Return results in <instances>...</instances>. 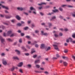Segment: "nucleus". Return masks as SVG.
I'll return each mask as SVG.
<instances>
[{
    "instance_id": "13d9d810",
    "label": "nucleus",
    "mask_w": 75,
    "mask_h": 75,
    "mask_svg": "<svg viewBox=\"0 0 75 75\" xmlns=\"http://www.w3.org/2000/svg\"><path fill=\"white\" fill-rule=\"evenodd\" d=\"M18 33H21V30H18Z\"/></svg>"
},
{
    "instance_id": "1a4fd4ad",
    "label": "nucleus",
    "mask_w": 75,
    "mask_h": 75,
    "mask_svg": "<svg viewBox=\"0 0 75 75\" xmlns=\"http://www.w3.org/2000/svg\"><path fill=\"white\" fill-rule=\"evenodd\" d=\"M40 60H36L35 61V64H38V63H40Z\"/></svg>"
},
{
    "instance_id": "69168bd1",
    "label": "nucleus",
    "mask_w": 75,
    "mask_h": 75,
    "mask_svg": "<svg viewBox=\"0 0 75 75\" xmlns=\"http://www.w3.org/2000/svg\"><path fill=\"white\" fill-rule=\"evenodd\" d=\"M11 22H12V23H14V21H15V20H11Z\"/></svg>"
},
{
    "instance_id": "3c124183",
    "label": "nucleus",
    "mask_w": 75,
    "mask_h": 75,
    "mask_svg": "<svg viewBox=\"0 0 75 75\" xmlns=\"http://www.w3.org/2000/svg\"><path fill=\"white\" fill-rule=\"evenodd\" d=\"M26 38H30V37L29 36H26Z\"/></svg>"
},
{
    "instance_id": "a211bd4d",
    "label": "nucleus",
    "mask_w": 75,
    "mask_h": 75,
    "mask_svg": "<svg viewBox=\"0 0 75 75\" xmlns=\"http://www.w3.org/2000/svg\"><path fill=\"white\" fill-rule=\"evenodd\" d=\"M56 18V17H55V16H53L52 18V19H50V21H52V20H54V19H55V18Z\"/></svg>"
},
{
    "instance_id": "ddd939ff",
    "label": "nucleus",
    "mask_w": 75,
    "mask_h": 75,
    "mask_svg": "<svg viewBox=\"0 0 75 75\" xmlns=\"http://www.w3.org/2000/svg\"><path fill=\"white\" fill-rule=\"evenodd\" d=\"M41 33L42 34V35H47V33H44V32L42 31H41Z\"/></svg>"
},
{
    "instance_id": "dca6fc26",
    "label": "nucleus",
    "mask_w": 75,
    "mask_h": 75,
    "mask_svg": "<svg viewBox=\"0 0 75 75\" xmlns=\"http://www.w3.org/2000/svg\"><path fill=\"white\" fill-rule=\"evenodd\" d=\"M63 64L64 66H67V65H68V63H67L66 62H64Z\"/></svg>"
},
{
    "instance_id": "ea45409f",
    "label": "nucleus",
    "mask_w": 75,
    "mask_h": 75,
    "mask_svg": "<svg viewBox=\"0 0 75 75\" xmlns=\"http://www.w3.org/2000/svg\"><path fill=\"white\" fill-rule=\"evenodd\" d=\"M21 36H24V34L23 33H21Z\"/></svg>"
},
{
    "instance_id": "864d4df0",
    "label": "nucleus",
    "mask_w": 75,
    "mask_h": 75,
    "mask_svg": "<svg viewBox=\"0 0 75 75\" xmlns=\"http://www.w3.org/2000/svg\"><path fill=\"white\" fill-rule=\"evenodd\" d=\"M33 57L34 58H36V57H37V55H34Z\"/></svg>"
},
{
    "instance_id": "f3484780",
    "label": "nucleus",
    "mask_w": 75,
    "mask_h": 75,
    "mask_svg": "<svg viewBox=\"0 0 75 75\" xmlns=\"http://www.w3.org/2000/svg\"><path fill=\"white\" fill-rule=\"evenodd\" d=\"M42 4H46V3H42L41 4H38V5L39 6H41L42 5Z\"/></svg>"
},
{
    "instance_id": "f8f14e48",
    "label": "nucleus",
    "mask_w": 75,
    "mask_h": 75,
    "mask_svg": "<svg viewBox=\"0 0 75 75\" xmlns=\"http://www.w3.org/2000/svg\"><path fill=\"white\" fill-rule=\"evenodd\" d=\"M30 10H33V11H35V8H34L33 7H30Z\"/></svg>"
},
{
    "instance_id": "bf43d9fd",
    "label": "nucleus",
    "mask_w": 75,
    "mask_h": 75,
    "mask_svg": "<svg viewBox=\"0 0 75 75\" xmlns=\"http://www.w3.org/2000/svg\"><path fill=\"white\" fill-rule=\"evenodd\" d=\"M3 36L4 37H6V33H4L3 34Z\"/></svg>"
},
{
    "instance_id": "c9c22d12",
    "label": "nucleus",
    "mask_w": 75,
    "mask_h": 75,
    "mask_svg": "<svg viewBox=\"0 0 75 75\" xmlns=\"http://www.w3.org/2000/svg\"><path fill=\"white\" fill-rule=\"evenodd\" d=\"M35 47L37 48V47H38V45L37 44H36L35 45Z\"/></svg>"
},
{
    "instance_id": "393cba45",
    "label": "nucleus",
    "mask_w": 75,
    "mask_h": 75,
    "mask_svg": "<svg viewBox=\"0 0 75 75\" xmlns=\"http://www.w3.org/2000/svg\"><path fill=\"white\" fill-rule=\"evenodd\" d=\"M15 36V34L13 33L11 35H10V37H14V36Z\"/></svg>"
},
{
    "instance_id": "4468645a",
    "label": "nucleus",
    "mask_w": 75,
    "mask_h": 75,
    "mask_svg": "<svg viewBox=\"0 0 75 75\" xmlns=\"http://www.w3.org/2000/svg\"><path fill=\"white\" fill-rule=\"evenodd\" d=\"M52 11L54 13H56V12H58V10L57 9H55L54 10H53Z\"/></svg>"
},
{
    "instance_id": "052dcab7",
    "label": "nucleus",
    "mask_w": 75,
    "mask_h": 75,
    "mask_svg": "<svg viewBox=\"0 0 75 75\" xmlns=\"http://www.w3.org/2000/svg\"><path fill=\"white\" fill-rule=\"evenodd\" d=\"M59 18H60L61 19H62L63 18V17L62 16H60L59 17Z\"/></svg>"
},
{
    "instance_id": "79ce46f5",
    "label": "nucleus",
    "mask_w": 75,
    "mask_h": 75,
    "mask_svg": "<svg viewBox=\"0 0 75 75\" xmlns=\"http://www.w3.org/2000/svg\"><path fill=\"white\" fill-rule=\"evenodd\" d=\"M45 74H48V71H45L44 72Z\"/></svg>"
},
{
    "instance_id": "f03ea898",
    "label": "nucleus",
    "mask_w": 75,
    "mask_h": 75,
    "mask_svg": "<svg viewBox=\"0 0 75 75\" xmlns=\"http://www.w3.org/2000/svg\"><path fill=\"white\" fill-rule=\"evenodd\" d=\"M0 39L1 40V42L2 44H4L5 42V40L3 38H2V37L0 36Z\"/></svg>"
},
{
    "instance_id": "412c9836",
    "label": "nucleus",
    "mask_w": 75,
    "mask_h": 75,
    "mask_svg": "<svg viewBox=\"0 0 75 75\" xmlns=\"http://www.w3.org/2000/svg\"><path fill=\"white\" fill-rule=\"evenodd\" d=\"M50 49H51V47H48L46 50V51H48V50H50Z\"/></svg>"
},
{
    "instance_id": "f257e3e1",
    "label": "nucleus",
    "mask_w": 75,
    "mask_h": 75,
    "mask_svg": "<svg viewBox=\"0 0 75 75\" xmlns=\"http://www.w3.org/2000/svg\"><path fill=\"white\" fill-rule=\"evenodd\" d=\"M56 45H53V47H54V49L56 50H57V51H59V49H58V46L57 45L59 44L58 43H56Z\"/></svg>"
},
{
    "instance_id": "de8ad7c7",
    "label": "nucleus",
    "mask_w": 75,
    "mask_h": 75,
    "mask_svg": "<svg viewBox=\"0 0 75 75\" xmlns=\"http://www.w3.org/2000/svg\"><path fill=\"white\" fill-rule=\"evenodd\" d=\"M71 42L73 43V44H75V40H72Z\"/></svg>"
},
{
    "instance_id": "9b49d317",
    "label": "nucleus",
    "mask_w": 75,
    "mask_h": 75,
    "mask_svg": "<svg viewBox=\"0 0 75 75\" xmlns=\"http://www.w3.org/2000/svg\"><path fill=\"white\" fill-rule=\"evenodd\" d=\"M16 18L18 20H20V19H21L20 17L18 16H16Z\"/></svg>"
},
{
    "instance_id": "39448f33",
    "label": "nucleus",
    "mask_w": 75,
    "mask_h": 75,
    "mask_svg": "<svg viewBox=\"0 0 75 75\" xmlns=\"http://www.w3.org/2000/svg\"><path fill=\"white\" fill-rule=\"evenodd\" d=\"M23 63L22 62H21L18 65V66L19 67H21L23 65Z\"/></svg>"
},
{
    "instance_id": "aec40b11",
    "label": "nucleus",
    "mask_w": 75,
    "mask_h": 75,
    "mask_svg": "<svg viewBox=\"0 0 75 75\" xmlns=\"http://www.w3.org/2000/svg\"><path fill=\"white\" fill-rule=\"evenodd\" d=\"M7 62H6V61H4L3 62V64H4V65H6L7 64Z\"/></svg>"
},
{
    "instance_id": "2eb2a0df",
    "label": "nucleus",
    "mask_w": 75,
    "mask_h": 75,
    "mask_svg": "<svg viewBox=\"0 0 75 75\" xmlns=\"http://www.w3.org/2000/svg\"><path fill=\"white\" fill-rule=\"evenodd\" d=\"M42 49L44 48V44H42L41 45V46L40 47Z\"/></svg>"
},
{
    "instance_id": "4be33fe9",
    "label": "nucleus",
    "mask_w": 75,
    "mask_h": 75,
    "mask_svg": "<svg viewBox=\"0 0 75 75\" xmlns=\"http://www.w3.org/2000/svg\"><path fill=\"white\" fill-rule=\"evenodd\" d=\"M7 40L8 41H10V42H12V41H13V40L10 38L7 39Z\"/></svg>"
},
{
    "instance_id": "5701e85b",
    "label": "nucleus",
    "mask_w": 75,
    "mask_h": 75,
    "mask_svg": "<svg viewBox=\"0 0 75 75\" xmlns=\"http://www.w3.org/2000/svg\"><path fill=\"white\" fill-rule=\"evenodd\" d=\"M63 59H65L66 60L68 59V57H65V56L63 57Z\"/></svg>"
},
{
    "instance_id": "338daca9",
    "label": "nucleus",
    "mask_w": 75,
    "mask_h": 75,
    "mask_svg": "<svg viewBox=\"0 0 75 75\" xmlns=\"http://www.w3.org/2000/svg\"><path fill=\"white\" fill-rule=\"evenodd\" d=\"M69 39H67L66 40V42H69Z\"/></svg>"
},
{
    "instance_id": "a878e982",
    "label": "nucleus",
    "mask_w": 75,
    "mask_h": 75,
    "mask_svg": "<svg viewBox=\"0 0 75 75\" xmlns=\"http://www.w3.org/2000/svg\"><path fill=\"white\" fill-rule=\"evenodd\" d=\"M3 24H4V25H8V24L6 23L3 22Z\"/></svg>"
},
{
    "instance_id": "49530a36",
    "label": "nucleus",
    "mask_w": 75,
    "mask_h": 75,
    "mask_svg": "<svg viewBox=\"0 0 75 75\" xmlns=\"http://www.w3.org/2000/svg\"><path fill=\"white\" fill-rule=\"evenodd\" d=\"M5 13H9V12H8L7 10H5Z\"/></svg>"
},
{
    "instance_id": "7ed1b4c3",
    "label": "nucleus",
    "mask_w": 75,
    "mask_h": 75,
    "mask_svg": "<svg viewBox=\"0 0 75 75\" xmlns=\"http://www.w3.org/2000/svg\"><path fill=\"white\" fill-rule=\"evenodd\" d=\"M2 8H5V9H6V10H8V7L7 6H4L2 5Z\"/></svg>"
},
{
    "instance_id": "4d7b16f0",
    "label": "nucleus",
    "mask_w": 75,
    "mask_h": 75,
    "mask_svg": "<svg viewBox=\"0 0 75 75\" xmlns=\"http://www.w3.org/2000/svg\"><path fill=\"white\" fill-rule=\"evenodd\" d=\"M59 35H60V36H62V33H59Z\"/></svg>"
},
{
    "instance_id": "bb28decb",
    "label": "nucleus",
    "mask_w": 75,
    "mask_h": 75,
    "mask_svg": "<svg viewBox=\"0 0 75 75\" xmlns=\"http://www.w3.org/2000/svg\"><path fill=\"white\" fill-rule=\"evenodd\" d=\"M59 10L61 11H63V9H62V8H61V7H60L59 8Z\"/></svg>"
},
{
    "instance_id": "f704fd0d",
    "label": "nucleus",
    "mask_w": 75,
    "mask_h": 75,
    "mask_svg": "<svg viewBox=\"0 0 75 75\" xmlns=\"http://www.w3.org/2000/svg\"><path fill=\"white\" fill-rule=\"evenodd\" d=\"M28 27H25L24 28V30H27L28 29Z\"/></svg>"
},
{
    "instance_id": "b1692460",
    "label": "nucleus",
    "mask_w": 75,
    "mask_h": 75,
    "mask_svg": "<svg viewBox=\"0 0 75 75\" xmlns=\"http://www.w3.org/2000/svg\"><path fill=\"white\" fill-rule=\"evenodd\" d=\"M48 24L49 27H50V26L52 25V24L51 23H48Z\"/></svg>"
},
{
    "instance_id": "a19ab883",
    "label": "nucleus",
    "mask_w": 75,
    "mask_h": 75,
    "mask_svg": "<svg viewBox=\"0 0 75 75\" xmlns=\"http://www.w3.org/2000/svg\"><path fill=\"white\" fill-rule=\"evenodd\" d=\"M54 14V13L52 12L51 13H49V14H47V15H51V14Z\"/></svg>"
},
{
    "instance_id": "20e7f679",
    "label": "nucleus",
    "mask_w": 75,
    "mask_h": 75,
    "mask_svg": "<svg viewBox=\"0 0 75 75\" xmlns=\"http://www.w3.org/2000/svg\"><path fill=\"white\" fill-rule=\"evenodd\" d=\"M11 31H8L7 33V35L8 36V35H10L11 34Z\"/></svg>"
},
{
    "instance_id": "6e6552de",
    "label": "nucleus",
    "mask_w": 75,
    "mask_h": 75,
    "mask_svg": "<svg viewBox=\"0 0 75 75\" xmlns=\"http://www.w3.org/2000/svg\"><path fill=\"white\" fill-rule=\"evenodd\" d=\"M17 9L18 10H21V11L23 10V8L21 7H18L17 8Z\"/></svg>"
},
{
    "instance_id": "58836bf2",
    "label": "nucleus",
    "mask_w": 75,
    "mask_h": 75,
    "mask_svg": "<svg viewBox=\"0 0 75 75\" xmlns=\"http://www.w3.org/2000/svg\"><path fill=\"white\" fill-rule=\"evenodd\" d=\"M35 72H36V73H41V71L39 72L38 71H35Z\"/></svg>"
},
{
    "instance_id": "c85d7f7f",
    "label": "nucleus",
    "mask_w": 75,
    "mask_h": 75,
    "mask_svg": "<svg viewBox=\"0 0 75 75\" xmlns=\"http://www.w3.org/2000/svg\"><path fill=\"white\" fill-rule=\"evenodd\" d=\"M36 66L37 67V68H40V65H39L38 64H36Z\"/></svg>"
},
{
    "instance_id": "8fccbe9b",
    "label": "nucleus",
    "mask_w": 75,
    "mask_h": 75,
    "mask_svg": "<svg viewBox=\"0 0 75 75\" xmlns=\"http://www.w3.org/2000/svg\"><path fill=\"white\" fill-rule=\"evenodd\" d=\"M17 25L18 26H21V23H18L17 24Z\"/></svg>"
},
{
    "instance_id": "e433bc0d",
    "label": "nucleus",
    "mask_w": 75,
    "mask_h": 75,
    "mask_svg": "<svg viewBox=\"0 0 75 75\" xmlns=\"http://www.w3.org/2000/svg\"><path fill=\"white\" fill-rule=\"evenodd\" d=\"M67 5H62V7H65V6H67Z\"/></svg>"
},
{
    "instance_id": "37998d69",
    "label": "nucleus",
    "mask_w": 75,
    "mask_h": 75,
    "mask_svg": "<svg viewBox=\"0 0 75 75\" xmlns=\"http://www.w3.org/2000/svg\"><path fill=\"white\" fill-rule=\"evenodd\" d=\"M25 55H26V56H28L29 55V54L27 53H25Z\"/></svg>"
},
{
    "instance_id": "7c9ffc66",
    "label": "nucleus",
    "mask_w": 75,
    "mask_h": 75,
    "mask_svg": "<svg viewBox=\"0 0 75 75\" xmlns=\"http://www.w3.org/2000/svg\"><path fill=\"white\" fill-rule=\"evenodd\" d=\"M19 42L20 43H21L22 42V40H21V39H20L19 40Z\"/></svg>"
},
{
    "instance_id": "72a5a7b5",
    "label": "nucleus",
    "mask_w": 75,
    "mask_h": 75,
    "mask_svg": "<svg viewBox=\"0 0 75 75\" xmlns=\"http://www.w3.org/2000/svg\"><path fill=\"white\" fill-rule=\"evenodd\" d=\"M56 55L57 58H59V55L58 54H56Z\"/></svg>"
},
{
    "instance_id": "a18cd8bd",
    "label": "nucleus",
    "mask_w": 75,
    "mask_h": 75,
    "mask_svg": "<svg viewBox=\"0 0 75 75\" xmlns=\"http://www.w3.org/2000/svg\"><path fill=\"white\" fill-rule=\"evenodd\" d=\"M72 37H73V38H75V34H73L72 35Z\"/></svg>"
},
{
    "instance_id": "6ab92c4d",
    "label": "nucleus",
    "mask_w": 75,
    "mask_h": 75,
    "mask_svg": "<svg viewBox=\"0 0 75 75\" xmlns=\"http://www.w3.org/2000/svg\"><path fill=\"white\" fill-rule=\"evenodd\" d=\"M21 48L22 50H24V51H27V50H26V49L25 48V47H22Z\"/></svg>"
},
{
    "instance_id": "603ef678",
    "label": "nucleus",
    "mask_w": 75,
    "mask_h": 75,
    "mask_svg": "<svg viewBox=\"0 0 75 75\" xmlns=\"http://www.w3.org/2000/svg\"><path fill=\"white\" fill-rule=\"evenodd\" d=\"M68 52V50H65L64 51V52H65V53H67V52Z\"/></svg>"
},
{
    "instance_id": "c03bdc74",
    "label": "nucleus",
    "mask_w": 75,
    "mask_h": 75,
    "mask_svg": "<svg viewBox=\"0 0 75 75\" xmlns=\"http://www.w3.org/2000/svg\"><path fill=\"white\" fill-rule=\"evenodd\" d=\"M54 36L55 37H57L58 36V35L56 34H54Z\"/></svg>"
},
{
    "instance_id": "423d86ee",
    "label": "nucleus",
    "mask_w": 75,
    "mask_h": 75,
    "mask_svg": "<svg viewBox=\"0 0 75 75\" xmlns=\"http://www.w3.org/2000/svg\"><path fill=\"white\" fill-rule=\"evenodd\" d=\"M5 18H11V17H12V16H11V15H10L9 16H8L7 15H6L5 16Z\"/></svg>"
},
{
    "instance_id": "680f3d73",
    "label": "nucleus",
    "mask_w": 75,
    "mask_h": 75,
    "mask_svg": "<svg viewBox=\"0 0 75 75\" xmlns=\"http://www.w3.org/2000/svg\"><path fill=\"white\" fill-rule=\"evenodd\" d=\"M59 18H60L61 19H62L63 18V17L62 16H60L59 17Z\"/></svg>"
},
{
    "instance_id": "774afa93",
    "label": "nucleus",
    "mask_w": 75,
    "mask_h": 75,
    "mask_svg": "<svg viewBox=\"0 0 75 75\" xmlns=\"http://www.w3.org/2000/svg\"><path fill=\"white\" fill-rule=\"evenodd\" d=\"M72 58H73L74 59V60H75V56H72Z\"/></svg>"
},
{
    "instance_id": "9d476101",
    "label": "nucleus",
    "mask_w": 75,
    "mask_h": 75,
    "mask_svg": "<svg viewBox=\"0 0 75 75\" xmlns=\"http://www.w3.org/2000/svg\"><path fill=\"white\" fill-rule=\"evenodd\" d=\"M14 69H15L14 67H13L12 68L9 69V70L11 71H14Z\"/></svg>"
},
{
    "instance_id": "2f4dec72",
    "label": "nucleus",
    "mask_w": 75,
    "mask_h": 75,
    "mask_svg": "<svg viewBox=\"0 0 75 75\" xmlns=\"http://www.w3.org/2000/svg\"><path fill=\"white\" fill-rule=\"evenodd\" d=\"M14 59H18V58L17 57H13Z\"/></svg>"
},
{
    "instance_id": "5fc2aeb1",
    "label": "nucleus",
    "mask_w": 75,
    "mask_h": 75,
    "mask_svg": "<svg viewBox=\"0 0 75 75\" xmlns=\"http://www.w3.org/2000/svg\"><path fill=\"white\" fill-rule=\"evenodd\" d=\"M40 15H41V16H43V15H44V13L42 12H40Z\"/></svg>"
},
{
    "instance_id": "4c0bfd02",
    "label": "nucleus",
    "mask_w": 75,
    "mask_h": 75,
    "mask_svg": "<svg viewBox=\"0 0 75 75\" xmlns=\"http://www.w3.org/2000/svg\"><path fill=\"white\" fill-rule=\"evenodd\" d=\"M19 71L21 73H23V70H22V69H19Z\"/></svg>"
},
{
    "instance_id": "0eeeda50",
    "label": "nucleus",
    "mask_w": 75,
    "mask_h": 75,
    "mask_svg": "<svg viewBox=\"0 0 75 75\" xmlns=\"http://www.w3.org/2000/svg\"><path fill=\"white\" fill-rule=\"evenodd\" d=\"M15 51L16 52H17L18 55H20V51H19L18 50H16Z\"/></svg>"
},
{
    "instance_id": "c756f323",
    "label": "nucleus",
    "mask_w": 75,
    "mask_h": 75,
    "mask_svg": "<svg viewBox=\"0 0 75 75\" xmlns=\"http://www.w3.org/2000/svg\"><path fill=\"white\" fill-rule=\"evenodd\" d=\"M1 27H2V28L3 30H4V29H5V28H6L5 27H4V26L3 25H2Z\"/></svg>"
},
{
    "instance_id": "e2e57ef3",
    "label": "nucleus",
    "mask_w": 75,
    "mask_h": 75,
    "mask_svg": "<svg viewBox=\"0 0 75 75\" xmlns=\"http://www.w3.org/2000/svg\"><path fill=\"white\" fill-rule=\"evenodd\" d=\"M28 67L29 68H30L31 67V65L30 64L28 65Z\"/></svg>"
},
{
    "instance_id": "09e8293b",
    "label": "nucleus",
    "mask_w": 75,
    "mask_h": 75,
    "mask_svg": "<svg viewBox=\"0 0 75 75\" xmlns=\"http://www.w3.org/2000/svg\"><path fill=\"white\" fill-rule=\"evenodd\" d=\"M35 33H38L39 32V31H38V30H35Z\"/></svg>"
},
{
    "instance_id": "0e129e2a",
    "label": "nucleus",
    "mask_w": 75,
    "mask_h": 75,
    "mask_svg": "<svg viewBox=\"0 0 75 75\" xmlns=\"http://www.w3.org/2000/svg\"><path fill=\"white\" fill-rule=\"evenodd\" d=\"M26 47H27V48H28V49H30V47H29V46H28V45H27Z\"/></svg>"
},
{
    "instance_id": "cd10ccee",
    "label": "nucleus",
    "mask_w": 75,
    "mask_h": 75,
    "mask_svg": "<svg viewBox=\"0 0 75 75\" xmlns=\"http://www.w3.org/2000/svg\"><path fill=\"white\" fill-rule=\"evenodd\" d=\"M69 40H70V41L71 42L72 41V38H69Z\"/></svg>"
},
{
    "instance_id": "473e14b6",
    "label": "nucleus",
    "mask_w": 75,
    "mask_h": 75,
    "mask_svg": "<svg viewBox=\"0 0 75 75\" xmlns=\"http://www.w3.org/2000/svg\"><path fill=\"white\" fill-rule=\"evenodd\" d=\"M24 14H25V15H26V16H28V13H26V12H24Z\"/></svg>"
},
{
    "instance_id": "6e6d98bb",
    "label": "nucleus",
    "mask_w": 75,
    "mask_h": 75,
    "mask_svg": "<svg viewBox=\"0 0 75 75\" xmlns=\"http://www.w3.org/2000/svg\"><path fill=\"white\" fill-rule=\"evenodd\" d=\"M64 31H67L68 30V29L67 28H66L64 30Z\"/></svg>"
}]
</instances>
